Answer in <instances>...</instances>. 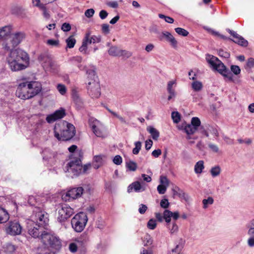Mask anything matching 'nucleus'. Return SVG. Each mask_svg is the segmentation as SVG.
<instances>
[{"label":"nucleus","instance_id":"3c124183","mask_svg":"<svg viewBox=\"0 0 254 254\" xmlns=\"http://www.w3.org/2000/svg\"><path fill=\"white\" fill-rule=\"evenodd\" d=\"M230 68L231 71L236 75H239L241 72V69L238 65H232Z\"/></svg>","mask_w":254,"mask_h":254},{"label":"nucleus","instance_id":"052dcab7","mask_svg":"<svg viewBox=\"0 0 254 254\" xmlns=\"http://www.w3.org/2000/svg\"><path fill=\"white\" fill-rule=\"evenodd\" d=\"M170 203L167 198H164L161 200L160 206L163 208H167L169 206Z\"/></svg>","mask_w":254,"mask_h":254},{"label":"nucleus","instance_id":"8fccbe9b","mask_svg":"<svg viewBox=\"0 0 254 254\" xmlns=\"http://www.w3.org/2000/svg\"><path fill=\"white\" fill-rule=\"evenodd\" d=\"M101 37L100 35H91L90 43L93 44L99 43L101 42Z\"/></svg>","mask_w":254,"mask_h":254},{"label":"nucleus","instance_id":"a878e982","mask_svg":"<svg viewBox=\"0 0 254 254\" xmlns=\"http://www.w3.org/2000/svg\"><path fill=\"white\" fill-rule=\"evenodd\" d=\"M204 164L203 160H199L195 163L194 166V171L195 174H200L202 173L204 169Z\"/></svg>","mask_w":254,"mask_h":254},{"label":"nucleus","instance_id":"864d4df0","mask_svg":"<svg viewBox=\"0 0 254 254\" xmlns=\"http://www.w3.org/2000/svg\"><path fill=\"white\" fill-rule=\"evenodd\" d=\"M40 10H42L43 12V15L44 17L46 19H49L50 17V14L49 13V11L48 10L46 5L41 7Z\"/></svg>","mask_w":254,"mask_h":254},{"label":"nucleus","instance_id":"338daca9","mask_svg":"<svg viewBox=\"0 0 254 254\" xmlns=\"http://www.w3.org/2000/svg\"><path fill=\"white\" fill-rule=\"evenodd\" d=\"M102 32L107 34L110 32L109 25L108 24H103L102 25Z\"/></svg>","mask_w":254,"mask_h":254},{"label":"nucleus","instance_id":"4be33fe9","mask_svg":"<svg viewBox=\"0 0 254 254\" xmlns=\"http://www.w3.org/2000/svg\"><path fill=\"white\" fill-rule=\"evenodd\" d=\"M159 38L160 40H162L165 38L167 42L170 43L171 46L174 48H177L178 47L177 41L172 34L168 31H164L162 32Z\"/></svg>","mask_w":254,"mask_h":254},{"label":"nucleus","instance_id":"b1692460","mask_svg":"<svg viewBox=\"0 0 254 254\" xmlns=\"http://www.w3.org/2000/svg\"><path fill=\"white\" fill-rule=\"evenodd\" d=\"M12 27L10 25L0 28V40L4 39L11 33Z\"/></svg>","mask_w":254,"mask_h":254},{"label":"nucleus","instance_id":"a18cd8bd","mask_svg":"<svg viewBox=\"0 0 254 254\" xmlns=\"http://www.w3.org/2000/svg\"><path fill=\"white\" fill-rule=\"evenodd\" d=\"M208 134L210 133L215 137H218L219 135V133L217 128L213 127H208Z\"/></svg>","mask_w":254,"mask_h":254},{"label":"nucleus","instance_id":"7ed1b4c3","mask_svg":"<svg viewBox=\"0 0 254 254\" xmlns=\"http://www.w3.org/2000/svg\"><path fill=\"white\" fill-rule=\"evenodd\" d=\"M7 58V62L10 69L13 71H17L26 68L29 61L27 54L19 49L10 50Z\"/></svg>","mask_w":254,"mask_h":254},{"label":"nucleus","instance_id":"e2e57ef3","mask_svg":"<svg viewBox=\"0 0 254 254\" xmlns=\"http://www.w3.org/2000/svg\"><path fill=\"white\" fill-rule=\"evenodd\" d=\"M218 55L222 57H224L225 58H228L230 56V54L229 53L224 51L222 49H220L218 51Z\"/></svg>","mask_w":254,"mask_h":254},{"label":"nucleus","instance_id":"20e7f679","mask_svg":"<svg viewBox=\"0 0 254 254\" xmlns=\"http://www.w3.org/2000/svg\"><path fill=\"white\" fill-rule=\"evenodd\" d=\"M74 126L66 121L56 124L54 127L55 136L59 140H68L75 134Z\"/></svg>","mask_w":254,"mask_h":254},{"label":"nucleus","instance_id":"dca6fc26","mask_svg":"<svg viewBox=\"0 0 254 254\" xmlns=\"http://www.w3.org/2000/svg\"><path fill=\"white\" fill-rule=\"evenodd\" d=\"M247 234L249 237L247 240V244L250 248L254 247V218L251 220L246 225Z\"/></svg>","mask_w":254,"mask_h":254},{"label":"nucleus","instance_id":"c9c22d12","mask_svg":"<svg viewBox=\"0 0 254 254\" xmlns=\"http://www.w3.org/2000/svg\"><path fill=\"white\" fill-rule=\"evenodd\" d=\"M143 243L144 246H150L153 243V239L150 235L146 234L144 237Z\"/></svg>","mask_w":254,"mask_h":254},{"label":"nucleus","instance_id":"c03bdc74","mask_svg":"<svg viewBox=\"0 0 254 254\" xmlns=\"http://www.w3.org/2000/svg\"><path fill=\"white\" fill-rule=\"evenodd\" d=\"M107 109L113 116L118 118L122 123L125 124L126 123V120L124 118L120 116L118 114L113 111L112 110H110L109 108H107Z\"/></svg>","mask_w":254,"mask_h":254},{"label":"nucleus","instance_id":"6e6d98bb","mask_svg":"<svg viewBox=\"0 0 254 254\" xmlns=\"http://www.w3.org/2000/svg\"><path fill=\"white\" fill-rule=\"evenodd\" d=\"M160 182L161 185L168 187L169 185V181L165 176H161L160 177Z\"/></svg>","mask_w":254,"mask_h":254},{"label":"nucleus","instance_id":"603ef678","mask_svg":"<svg viewBox=\"0 0 254 254\" xmlns=\"http://www.w3.org/2000/svg\"><path fill=\"white\" fill-rule=\"evenodd\" d=\"M159 18L164 19L165 21L168 23H173L174 21V19L171 17L165 16L162 14H159Z\"/></svg>","mask_w":254,"mask_h":254},{"label":"nucleus","instance_id":"4d7b16f0","mask_svg":"<svg viewBox=\"0 0 254 254\" xmlns=\"http://www.w3.org/2000/svg\"><path fill=\"white\" fill-rule=\"evenodd\" d=\"M167 187L160 184L159 186H158L157 189L159 193L163 194L165 193L167 190Z\"/></svg>","mask_w":254,"mask_h":254},{"label":"nucleus","instance_id":"423d86ee","mask_svg":"<svg viewBox=\"0 0 254 254\" xmlns=\"http://www.w3.org/2000/svg\"><path fill=\"white\" fill-rule=\"evenodd\" d=\"M206 60L210 65L215 70L222 75L229 81L234 82L233 75L224 65V64L216 57L207 54Z\"/></svg>","mask_w":254,"mask_h":254},{"label":"nucleus","instance_id":"2eb2a0df","mask_svg":"<svg viewBox=\"0 0 254 254\" xmlns=\"http://www.w3.org/2000/svg\"><path fill=\"white\" fill-rule=\"evenodd\" d=\"M25 33L23 32H15L11 37L10 41L11 46L5 45V49L7 50H12V48H14L19 45L25 38Z\"/></svg>","mask_w":254,"mask_h":254},{"label":"nucleus","instance_id":"bb28decb","mask_svg":"<svg viewBox=\"0 0 254 254\" xmlns=\"http://www.w3.org/2000/svg\"><path fill=\"white\" fill-rule=\"evenodd\" d=\"M9 218L8 212L4 208L0 207V223L6 222Z\"/></svg>","mask_w":254,"mask_h":254},{"label":"nucleus","instance_id":"58836bf2","mask_svg":"<svg viewBox=\"0 0 254 254\" xmlns=\"http://www.w3.org/2000/svg\"><path fill=\"white\" fill-rule=\"evenodd\" d=\"M76 42L75 39L73 36H70L66 40V43L67 44V47L69 48H72L74 47Z\"/></svg>","mask_w":254,"mask_h":254},{"label":"nucleus","instance_id":"6ab92c4d","mask_svg":"<svg viewBox=\"0 0 254 254\" xmlns=\"http://www.w3.org/2000/svg\"><path fill=\"white\" fill-rule=\"evenodd\" d=\"M65 115V110L61 108L59 110H56L53 114L48 115L46 117V121L48 123H52L57 120L64 118Z\"/></svg>","mask_w":254,"mask_h":254},{"label":"nucleus","instance_id":"f257e3e1","mask_svg":"<svg viewBox=\"0 0 254 254\" xmlns=\"http://www.w3.org/2000/svg\"><path fill=\"white\" fill-rule=\"evenodd\" d=\"M49 219L48 214L44 211L33 210L29 219L26 220L27 229L28 234L33 238L41 237L45 227L48 224Z\"/></svg>","mask_w":254,"mask_h":254},{"label":"nucleus","instance_id":"ea45409f","mask_svg":"<svg viewBox=\"0 0 254 254\" xmlns=\"http://www.w3.org/2000/svg\"><path fill=\"white\" fill-rule=\"evenodd\" d=\"M175 30L178 34L184 37L187 36L189 33L188 31L182 28H176Z\"/></svg>","mask_w":254,"mask_h":254},{"label":"nucleus","instance_id":"473e14b6","mask_svg":"<svg viewBox=\"0 0 254 254\" xmlns=\"http://www.w3.org/2000/svg\"><path fill=\"white\" fill-rule=\"evenodd\" d=\"M221 172V167L218 165L212 167L210 170V173L213 178L218 176L220 174Z\"/></svg>","mask_w":254,"mask_h":254},{"label":"nucleus","instance_id":"c85d7f7f","mask_svg":"<svg viewBox=\"0 0 254 254\" xmlns=\"http://www.w3.org/2000/svg\"><path fill=\"white\" fill-rule=\"evenodd\" d=\"M166 227L171 235L177 234L179 230L178 226L175 221L172 222V223L169 224Z\"/></svg>","mask_w":254,"mask_h":254},{"label":"nucleus","instance_id":"393cba45","mask_svg":"<svg viewBox=\"0 0 254 254\" xmlns=\"http://www.w3.org/2000/svg\"><path fill=\"white\" fill-rule=\"evenodd\" d=\"M104 156L97 155L94 156L92 166L95 169H98L103 164V159Z\"/></svg>","mask_w":254,"mask_h":254},{"label":"nucleus","instance_id":"e433bc0d","mask_svg":"<svg viewBox=\"0 0 254 254\" xmlns=\"http://www.w3.org/2000/svg\"><path fill=\"white\" fill-rule=\"evenodd\" d=\"M126 167L130 171H135L137 169V164L135 162L129 161L126 164Z\"/></svg>","mask_w":254,"mask_h":254},{"label":"nucleus","instance_id":"a19ab883","mask_svg":"<svg viewBox=\"0 0 254 254\" xmlns=\"http://www.w3.org/2000/svg\"><path fill=\"white\" fill-rule=\"evenodd\" d=\"M156 226H157L156 220L153 218L150 219L148 221V222L147 224V226L148 228L150 230L155 229V228L156 227Z\"/></svg>","mask_w":254,"mask_h":254},{"label":"nucleus","instance_id":"72a5a7b5","mask_svg":"<svg viewBox=\"0 0 254 254\" xmlns=\"http://www.w3.org/2000/svg\"><path fill=\"white\" fill-rule=\"evenodd\" d=\"M202 83L199 81L195 80L191 83V87L195 91L198 92L200 91L202 88Z\"/></svg>","mask_w":254,"mask_h":254},{"label":"nucleus","instance_id":"2f4dec72","mask_svg":"<svg viewBox=\"0 0 254 254\" xmlns=\"http://www.w3.org/2000/svg\"><path fill=\"white\" fill-rule=\"evenodd\" d=\"M147 130L151 134L152 138L154 140H157L159 136V132L152 127H148Z\"/></svg>","mask_w":254,"mask_h":254},{"label":"nucleus","instance_id":"5fc2aeb1","mask_svg":"<svg viewBox=\"0 0 254 254\" xmlns=\"http://www.w3.org/2000/svg\"><path fill=\"white\" fill-rule=\"evenodd\" d=\"M91 39V33L90 32H88L86 33L85 36L83 39L82 42L85 43V44L88 46V44H92V43H90Z\"/></svg>","mask_w":254,"mask_h":254},{"label":"nucleus","instance_id":"39448f33","mask_svg":"<svg viewBox=\"0 0 254 254\" xmlns=\"http://www.w3.org/2000/svg\"><path fill=\"white\" fill-rule=\"evenodd\" d=\"M96 68L92 66L86 71L88 81L87 89L88 93L92 98H98L101 94L99 80L95 72Z\"/></svg>","mask_w":254,"mask_h":254},{"label":"nucleus","instance_id":"412c9836","mask_svg":"<svg viewBox=\"0 0 254 254\" xmlns=\"http://www.w3.org/2000/svg\"><path fill=\"white\" fill-rule=\"evenodd\" d=\"M108 52L110 56L113 57H120L122 55H124V53L127 54V58L131 56L130 52L121 50L117 46H111L108 50Z\"/></svg>","mask_w":254,"mask_h":254},{"label":"nucleus","instance_id":"cd10ccee","mask_svg":"<svg viewBox=\"0 0 254 254\" xmlns=\"http://www.w3.org/2000/svg\"><path fill=\"white\" fill-rule=\"evenodd\" d=\"M28 203L31 205L36 206L35 209L34 210L38 211H42V209L39 207V204L38 202V198L34 196H30L28 198Z\"/></svg>","mask_w":254,"mask_h":254},{"label":"nucleus","instance_id":"9b49d317","mask_svg":"<svg viewBox=\"0 0 254 254\" xmlns=\"http://www.w3.org/2000/svg\"><path fill=\"white\" fill-rule=\"evenodd\" d=\"M83 191V188L81 187L72 188L63 193L62 199L65 201H70L78 199L81 197Z\"/></svg>","mask_w":254,"mask_h":254},{"label":"nucleus","instance_id":"0eeeda50","mask_svg":"<svg viewBox=\"0 0 254 254\" xmlns=\"http://www.w3.org/2000/svg\"><path fill=\"white\" fill-rule=\"evenodd\" d=\"M88 221V217L85 213L80 212L76 214L71 220L72 228L76 232H82Z\"/></svg>","mask_w":254,"mask_h":254},{"label":"nucleus","instance_id":"c756f323","mask_svg":"<svg viewBox=\"0 0 254 254\" xmlns=\"http://www.w3.org/2000/svg\"><path fill=\"white\" fill-rule=\"evenodd\" d=\"M43 159L50 161L55 157V153L52 152L50 149L46 148L43 151Z\"/></svg>","mask_w":254,"mask_h":254},{"label":"nucleus","instance_id":"0e129e2a","mask_svg":"<svg viewBox=\"0 0 254 254\" xmlns=\"http://www.w3.org/2000/svg\"><path fill=\"white\" fill-rule=\"evenodd\" d=\"M95 11L93 8H90L87 9L85 12V15L87 17L90 18L94 14Z\"/></svg>","mask_w":254,"mask_h":254},{"label":"nucleus","instance_id":"f8f14e48","mask_svg":"<svg viewBox=\"0 0 254 254\" xmlns=\"http://www.w3.org/2000/svg\"><path fill=\"white\" fill-rule=\"evenodd\" d=\"M41 239L45 245H49L56 249H59L61 246V242L59 238L48 232L42 233Z\"/></svg>","mask_w":254,"mask_h":254},{"label":"nucleus","instance_id":"774afa93","mask_svg":"<svg viewBox=\"0 0 254 254\" xmlns=\"http://www.w3.org/2000/svg\"><path fill=\"white\" fill-rule=\"evenodd\" d=\"M140 254H153V251L150 249H146L142 248L140 251Z\"/></svg>","mask_w":254,"mask_h":254},{"label":"nucleus","instance_id":"49530a36","mask_svg":"<svg viewBox=\"0 0 254 254\" xmlns=\"http://www.w3.org/2000/svg\"><path fill=\"white\" fill-rule=\"evenodd\" d=\"M171 116L174 123H178L180 121V115L178 112H173Z\"/></svg>","mask_w":254,"mask_h":254},{"label":"nucleus","instance_id":"4c0bfd02","mask_svg":"<svg viewBox=\"0 0 254 254\" xmlns=\"http://www.w3.org/2000/svg\"><path fill=\"white\" fill-rule=\"evenodd\" d=\"M176 85V80H173L169 81L168 82L167 84V91L168 92H171L172 93V92H175V89H174V87H175Z\"/></svg>","mask_w":254,"mask_h":254},{"label":"nucleus","instance_id":"f3484780","mask_svg":"<svg viewBox=\"0 0 254 254\" xmlns=\"http://www.w3.org/2000/svg\"><path fill=\"white\" fill-rule=\"evenodd\" d=\"M22 230V227L18 222L16 221H11L8 223V226L6 228L7 234L12 236L19 235Z\"/></svg>","mask_w":254,"mask_h":254},{"label":"nucleus","instance_id":"7c9ffc66","mask_svg":"<svg viewBox=\"0 0 254 254\" xmlns=\"http://www.w3.org/2000/svg\"><path fill=\"white\" fill-rule=\"evenodd\" d=\"M84 243L82 241L78 240L74 243H71L69 245V249L72 253H75L77 251V248L82 245H83Z\"/></svg>","mask_w":254,"mask_h":254},{"label":"nucleus","instance_id":"680f3d73","mask_svg":"<svg viewBox=\"0 0 254 254\" xmlns=\"http://www.w3.org/2000/svg\"><path fill=\"white\" fill-rule=\"evenodd\" d=\"M32 3L33 6L38 7L39 9H40L45 5L41 2V0H32Z\"/></svg>","mask_w":254,"mask_h":254},{"label":"nucleus","instance_id":"79ce46f5","mask_svg":"<svg viewBox=\"0 0 254 254\" xmlns=\"http://www.w3.org/2000/svg\"><path fill=\"white\" fill-rule=\"evenodd\" d=\"M57 88L60 93L62 95H64L66 92V88L64 84H58L57 86Z\"/></svg>","mask_w":254,"mask_h":254},{"label":"nucleus","instance_id":"bf43d9fd","mask_svg":"<svg viewBox=\"0 0 254 254\" xmlns=\"http://www.w3.org/2000/svg\"><path fill=\"white\" fill-rule=\"evenodd\" d=\"M179 197L181 198L184 199L186 201H189L190 199V196L183 190L179 192Z\"/></svg>","mask_w":254,"mask_h":254},{"label":"nucleus","instance_id":"1a4fd4ad","mask_svg":"<svg viewBox=\"0 0 254 254\" xmlns=\"http://www.w3.org/2000/svg\"><path fill=\"white\" fill-rule=\"evenodd\" d=\"M201 122L199 119L197 117H193L191 120L190 124L187 125L184 127V130L187 134V139H196L197 136H192L200 126Z\"/></svg>","mask_w":254,"mask_h":254},{"label":"nucleus","instance_id":"6e6552de","mask_svg":"<svg viewBox=\"0 0 254 254\" xmlns=\"http://www.w3.org/2000/svg\"><path fill=\"white\" fill-rule=\"evenodd\" d=\"M89 124L93 132L97 137L104 138L106 136L105 127L99 121L91 118L89 120Z\"/></svg>","mask_w":254,"mask_h":254},{"label":"nucleus","instance_id":"5701e85b","mask_svg":"<svg viewBox=\"0 0 254 254\" xmlns=\"http://www.w3.org/2000/svg\"><path fill=\"white\" fill-rule=\"evenodd\" d=\"M229 33L234 37L233 42L242 46L246 47L248 45V42L236 32L228 29Z\"/></svg>","mask_w":254,"mask_h":254},{"label":"nucleus","instance_id":"a211bd4d","mask_svg":"<svg viewBox=\"0 0 254 254\" xmlns=\"http://www.w3.org/2000/svg\"><path fill=\"white\" fill-rule=\"evenodd\" d=\"M142 179L140 178H138V181H135L129 185L127 187V192H130L133 190L135 192H141L146 190V185L145 184L142 183Z\"/></svg>","mask_w":254,"mask_h":254},{"label":"nucleus","instance_id":"f704fd0d","mask_svg":"<svg viewBox=\"0 0 254 254\" xmlns=\"http://www.w3.org/2000/svg\"><path fill=\"white\" fill-rule=\"evenodd\" d=\"M202 202L203 204V208L204 209H206L209 205L213 203L214 199L212 197L209 196L206 199H203Z\"/></svg>","mask_w":254,"mask_h":254},{"label":"nucleus","instance_id":"de8ad7c7","mask_svg":"<svg viewBox=\"0 0 254 254\" xmlns=\"http://www.w3.org/2000/svg\"><path fill=\"white\" fill-rule=\"evenodd\" d=\"M254 66V59L250 58L248 59L246 65H245V68L247 70L251 69Z\"/></svg>","mask_w":254,"mask_h":254},{"label":"nucleus","instance_id":"69168bd1","mask_svg":"<svg viewBox=\"0 0 254 254\" xmlns=\"http://www.w3.org/2000/svg\"><path fill=\"white\" fill-rule=\"evenodd\" d=\"M62 30L64 32H68L71 29V26L69 23H64L62 24Z\"/></svg>","mask_w":254,"mask_h":254},{"label":"nucleus","instance_id":"13d9d810","mask_svg":"<svg viewBox=\"0 0 254 254\" xmlns=\"http://www.w3.org/2000/svg\"><path fill=\"white\" fill-rule=\"evenodd\" d=\"M113 161L116 165H120L123 162L122 158L120 155H116L113 158Z\"/></svg>","mask_w":254,"mask_h":254},{"label":"nucleus","instance_id":"4468645a","mask_svg":"<svg viewBox=\"0 0 254 254\" xmlns=\"http://www.w3.org/2000/svg\"><path fill=\"white\" fill-rule=\"evenodd\" d=\"M27 87V82H23L19 84L16 92V94L18 98L26 100L33 97Z\"/></svg>","mask_w":254,"mask_h":254},{"label":"nucleus","instance_id":"37998d69","mask_svg":"<svg viewBox=\"0 0 254 254\" xmlns=\"http://www.w3.org/2000/svg\"><path fill=\"white\" fill-rule=\"evenodd\" d=\"M135 147L132 150L133 154H137L141 148V143L140 141H136L134 143Z\"/></svg>","mask_w":254,"mask_h":254},{"label":"nucleus","instance_id":"aec40b11","mask_svg":"<svg viewBox=\"0 0 254 254\" xmlns=\"http://www.w3.org/2000/svg\"><path fill=\"white\" fill-rule=\"evenodd\" d=\"M27 85L33 97L38 94L42 89L41 83L37 81L27 82Z\"/></svg>","mask_w":254,"mask_h":254},{"label":"nucleus","instance_id":"f03ea898","mask_svg":"<svg viewBox=\"0 0 254 254\" xmlns=\"http://www.w3.org/2000/svg\"><path fill=\"white\" fill-rule=\"evenodd\" d=\"M90 167V164L82 166L81 159L79 158V153L76 152L67 161L64 167V171L67 174V176L73 178L82 173H86Z\"/></svg>","mask_w":254,"mask_h":254},{"label":"nucleus","instance_id":"09e8293b","mask_svg":"<svg viewBox=\"0 0 254 254\" xmlns=\"http://www.w3.org/2000/svg\"><path fill=\"white\" fill-rule=\"evenodd\" d=\"M183 246L182 245H177L172 251L171 254H180L182 253Z\"/></svg>","mask_w":254,"mask_h":254},{"label":"nucleus","instance_id":"9d476101","mask_svg":"<svg viewBox=\"0 0 254 254\" xmlns=\"http://www.w3.org/2000/svg\"><path fill=\"white\" fill-rule=\"evenodd\" d=\"M38 60L45 71L54 72L56 70V65L49 54H41L39 56Z\"/></svg>","mask_w":254,"mask_h":254},{"label":"nucleus","instance_id":"ddd939ff","mask_svg":"<svg viewBox=\"0 0 254 254\" xmlns=\"http://www.w3.org/2000/svg\"><path fill=\"white\" fill-rule=\"evenodd\" d=\"M73 213L74 210L71 207L66 204H63L59 208L57 220L60 223L65 222Z\"/></svg>","mask_w":254,"mask_h":254}]
</instances>
